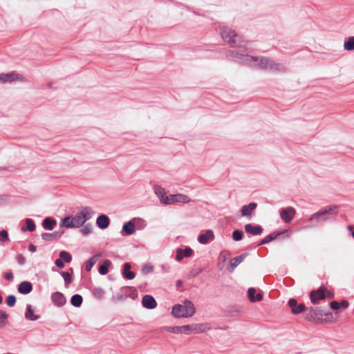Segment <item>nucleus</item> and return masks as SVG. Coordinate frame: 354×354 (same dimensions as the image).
<instances>
[{
	"instance_id": "nucleus-1",
	"label": "nucleus",
	"mask_w": 354,
	"mask_h": 354,
	"mask_svg": "<svg viewBox=\"0 0 354 354\" xmlns=\"http://www.w3.org/2000/svg\"><path fill=\"white\" fill-rule=\"evenodd\" d=\"M221 35L223 39L231 46L239 48V50H229L226 57L232 61L240 62L244 65L268 70L273 72H284L286 67L283 64L276 62L266 57H254L245 52L248 41L242 39L234 30L227 26L221 28Z\"/></svg>"
},
{
	"instance_id": "nucleus-2",
	"label": "nucleus",
	"mask_w": 354,
	"mask_h": 354,
	"mask_svg": "<svg viewBox=\"0 0 354 354\" xmlns=\"http://www.w3.org/2000/svg\"><path fill=\"white\" fill-rule=\"evenodd\" d=\"M94 212L90 207H84L80 212H78L74 216H66L60 221L61 227L77 228L83 226L84 223L91 219Z\"/></svg>"
},
{
	"instance_id": "nucleus-3",
	"label": "nucleus",
	"mask_w": 354,
	"mask_h": 354,
	"mask_svg": "<svg viewBox=\"0 0 354 354\" xmlns=\"http://www.w3.org/2000/svg\"><path fill=\"white\" fill-rule=\"evenodd\" d=\"M337 214V206L330 205L313 214L308 221L315 224H319L335 218Z\"/></svg>"
},
{
	"instance_id": "nucleus-4",
	"label": "nucleus",
	"mask_w": 354,
	"mask_h": 354,
	"mask_svg": "<svg viewBox=\"0 0 354 354\" xmlns=\"http://www.w3.org/2000/svg\"><path fill=\"white\" fill-rule=\"evenodd\" d=\"M196 313L194 304L189 300H185L183 304H176L173 306L171 314L176 318L191 317Z\"/></svg>"
},
{
	"instance_id": "nucleus-5",
	"label": "nucleus",
	"mask_w": 354,
	"mask_h": 354,
	"mask_svg": "<svg viewBox=\"0 0 354 354\" xmlns=\"http://www.w3.org/2000/svg\"><path fill=\"white\" fill-rule=\"evenodd\" d=\"M306 318L309 321H313L323 316L332 315L331 313H326L318 307H310L306 309Z\"/></svg>"
},
{
	"instance_id": "nucleus-6",
	"label": "nucleus",
	"mask_w": 354,
	"mask_h": 354,
	"mask_svg": "<svg viewBox=\"0 0 354 354\" xmlns=\"http://www.w3.org/2000/svg\"><path fill=\"white\" fill-rule=\"evenodd\" d=\"M180 333L183 334H190V333H199L204 332L207 327H205L203 324H192V325H185L180 326Z\"/></svg>"
},
{
	"instance_id": "nucleus-7",
	"label": "nucleus",
	"mask_w": 354,
	"mask_h": 354,
	"mask_svg": "<svg viewBox=\"0 0 354 354\" xmlns=\"http://www.w3.org/2000/svg\"><path fill=\"white\" fill-rule=\"evenodd\" d=\"M326 288L325 286H321L317 290H312L310 293V299L313 304H318L320 300L326 297L325 292Z\"/></svg>"
},
{
	"instance_id": "nucleus-8",
	"label": "nucleus",
	"mask_w": 354,
	"mask_h": 354,
	"mask_svg": "<svg viewBox=\"0 0 354 354\" xmlns=\"http://www.w3.org/2000/svg\"><path fill=\"white\" fill-rule=\"evenodd\" d=\"M166 205L178 203H188L190 202V198L187 195L183 194H170L168 196V198H166Z\"/></svg>"
},
{
	"instance_id": "nucleus-9",
	"label": "nucleus",
	"mask_w": 354,
	"mask_h": 354,
	"mask_svg": "<svg viewBox=\"0 0 354 354\" xmlns=\"http://www.w3.org/2000/svg\"><path fill=\"white\" fill-rule=\"evenodd\" d=\"M295 214L296 210L292 207L282 208L280 210V216L281 219L286 223H289L292 220Z\"/></svg>"
},
{
	"instance_id": "nucleus-10",
	"label": "nucleus",
	"mask_w": 354,
	"mask_h": 354,
	"mask_svg": "<svg viewBox=\"0 0 354 354\" xmlns=\"http://www.w3.org/2000/svg\"><path fill=\"white\" fill-rule=\"evenodd\" d=\"M214 234L212 230H206L198 236V241L203 245H206L214 239Z\"/></svg>"
},
{
	"instance_id": "nucleus-11",
	"label": "nucleus",
	"mask_w": 354,
	"mask_h": 354,
	"mask_svg": "<svg viewBox=\"0 0 354 354\" xmlns=\"http://www.w3.org/2000/svg\"><path fill=\"white\" fill-rule=\"evenodd\" d=\"M51 300L53 304L57 307H62L66 303V297L60 292H53L51 295Z\"/></svg>"
},
{
	"instance_id": "nucleus-12",
	"label": "nucleus",
	"mask_w": 354,
	"mask_h": 354,
	"mask_svg": "<svg viewBox=\"0 0 354 354\" xmlns=\"http://www.w3.org/2000/svg\"><path fill=\"white\" fill-rule=\"evenodd\" d=\"M20 80H21V76L14 72L0 74V82L2 83L12 82L13 81Z\"/></svg>"
},
{
	"instance_id": "nucleus-13",
	"label": "nucleus",
	"mask_w": 354,
	"mask_h": 354,
	"mask_svg": "<svg viewBox=\"0 0 354 354\" xmlns=\"http://www.w3.org/2000/svg\"><path fill=\"white\" fill-rule=\"evenodd\" d=\"M288 306L291 308V311L293 314H299L306 310L305 305L303 304H297V301L295 299H290L288 301Z\"/></svg>"
},
{
	"instance_id": "nucleus-14",
	"label": "nucleus",
	"mask_w": 354,
	"mask_h": 354,
	"mask_svg": "<svg viewBox=\"0 0 354 354\" xmlns=\"http://www.w3.org/2000/svg\"><path fill=\"white\" fill-rule=\"evenodd\" d=\"M247 255L248 254L246 253H244L234 258L231 259L230 261L229 266L227 268L228 271L232 272L236 268V266L245 259Z\"/></svg>"
},
{
	"instance_id": "nucleus-15",
	"label": "nucleus",
	"mask_w": 354,
	"mask_h": 354,
	"mask_svg": "<svg viewBox=\"0 0 354 354\" xmlns=\"http://www.w3.org/2000/svg\"><path fill=\"white\" fill-rule=\"evenodd\" d=\"M142 304L145 308L150 310L154 309L157 306L155 299L149 295H146L142 297Z\"/></svg>"
},
{
	"instance_id": "nucleus-16",
	"label": "nucleus",
	"mask_w": 354,
	"mask_h": 354,
	"mask_svg": "<svg viewBox=\"0 0 354 354\" xmlns=\"http://www.w3.org/2000/svg\"><path fill=\"white\" fill-rule=\"evenodd\" d=\"M245 230L248 234L254 236L260 235L263 232V228L261 225H253L251 223L245 225Z\"/></svg>"
},
{
	"instance_id": "nucleus-17",
	"label": "nucleus",
	"mask_w": 354,
	"mask_h": 354,
	"mask_svg": "<svg viewBox=\"0 0 354 354\" xmlns=\"http://www.w3.org/2000/svg\"><path fill=\"white\" fill-rule=\"evenodd\" d=\"M193 250L189 247H187L185 250L177 249L176 259L178 261H180L184 257H189L192 255Z\"/></svg>"
},
{
	"instance_id": "nucleus-18",
	"label": "nucleus",
	"mask_w": 354,
	"mask_h": 354,
	"mask_svg": "<svg viewBox=\"0 0 354 354\" xmlns=\"http://www.w3.org/2000/svg\"><path fill=\"white\" fill-rule=\"evenodd\" d=\"M257 203H250L247 205H243L241 209L242 216L251 217L252 216L253 211L257 208Z\"/></svg>"
},
{
	"instance_id": "nucleus-19",
	"label": "nucleus",
	"mask_w": 354,
	"mask_h": 354,
	"mask_svg": "<svg viewBox=\"0 0 354 354\" xmlns=\"http://www.w3.org/2000/svg\"><path fill=\"white\" fill-rule=\"evenodd\" d=\"M17 289L21 294L26 295L32 290V284L29 281H22L18 285Z\"/></svg>"
},
{
	"instance_id": "nucleus-20",
	"label": "nucleus",
	"mask_w": 354,
	"mask_h": 354,
	"mask_svg": "<svg viewBox=\"0 0 354 354\" xmlns=\"http://www.w3.org/2000/svg\"><path fill=\"white\" fill-rule=\"evenodd\" d=\"M109 223L110 220L106 215L102 214L97 218L96 224L97 227L102 230L107 228Z\"/></svg>"
},
{
	"instance_id": "nucleus-21",
	"label": "nucleus",
	"mask_w": 354,
	"mask_h": 354,
	"mask_svg": "<svg viewBox=\"0 0 354 354\" xmlns=\"http://www.w3.org/2000/svg\"><path fill=\"white\" fill-rule=\"evenodd\" d=\"M154 192L156 194V196L160 199V201L162 203L166 205V198H168V196H167L165 189L161 187L160 186L156 185L154 187Z\"/></svg>"
},
{
	"instance_id": "nucleus-22",
	"label": "nucleus",
	"mask_w": 354,
	"mask_h": 354,
	"mask_svg": "<svg viewBox=\"0 0 354 354\" xmlns=\"http://www.w3.org/2000/svg\"><path fill=\"white\" fill-rule=\"evenodd\" d=\"M122 232L126 235H131L136 232V226L132 221H129L124 223L122 226Z\"/></svg>"
},
{
	"instance_id": "nucleus-23",
	"label": "nucleus",
	"mask_w": 354,
	"mask_h": 354,
	"mask_svg": "<svg viewBox=\"0 0 354 354\" xmlns=\"http://www.w3.org/2000/svg\"><path fill=\"white\" fill-rule=\"evenodd\" d=\"M131 268V266L129 263H125L123 265L122 276L124 278L129 280L134 279L136 276L133 272L130 271Z\"/></svg>"
},
{
	"instance_id": "nucleus-24",
	"label": "nucleus",
	"mask_w": 354,
	"mask_h": 354,
	"mask_svg": "<svg viewBox=\"0 0 354 354\" xmlns=\"http://www.w3.org/2000/svg\"><path fill=\"white\" fill-rule=\"evenodd\" d=\"M25 317L28 320L35 321L37 320L40 317V316L34 315V310L32 309V306L28 304L26 306Z\"/></svg>"
},
{
	"instance_id": "nucleus-25",
	"label": "nucleus",
	"mask_w": 354,
	"mask_h": 354,
	"mask_svg": "<svg viewBox=\"0 0 354 354\" xmlns=\"http://www.w3.org/2000/svg\"><path fill=\"white\" fill-rule=\"evenodd\" d=\"M56 225V221L50 217L46 218L42 221V226L48 230H53Z\"/></svg>"
},
{
	"instance_id": "nucleus-26",
	"label": "nucleus",
	"mask_w": 354,
	"mask_h": 354,
	"mask_svg": "<svg viewBox=\"0 0 354 354\" xmlns=\"http://www.w3.org/2000/svg\"><path fill=\"white\" fill-rule=\"evenodd\" d=\"M256 290L254 288H250L248 289V297L250 301H259L263 299V296L261 294L259 293L255 295Z\"/></svg>"
},
{
	"instance_id": "nucleus-27",
	"label": "nucleus",
	"mask_w": 354,
	"mask_h": 354,
	"mask_svg": "<svg viewBox=\"0 0 354 354\" xmlns=\"http://www.w3.org/2000/svg\"><path fill=\"white\" fill-rule=\"evenodd\" d=\"M100 254H95L91 257L86 263H85V270L87 272H89L93 266L97 263L98 259L100 258Z\"/></svg>"
},
{
	"instance_id": "nucleus-28",
	"label": "nucleus",
	"mask_w": 354,
	"mask_h": 354,
	"mask_svg": "<svg viewBox=\"0 0 354 354\" xmlns=\"http://www.w3.org/2000/svg\"><path fill=\"white\" fill-rule=\"evenodd\" d=\"M61 236V234L59 232H55L53 233H43L41 234V238L44 241H53L57 239Z\"/></svg>"
},
{
	"instance_id": "nucleus-29",
	"label": "nucleus",
	"mask_w": 354,
	"mask_h": 354,
	"mask_svg": "<svg viewBox=\"0 0 354 354\" xmlns=\"http://www.w3.org/2000/svg\"><path fill=\"white\" fill-rule=\"evenodd\" d=\"M26 226H23L21 230L22 232L29 231L33 232L35 230V225L34 221L31 218L26 219Z\"/></svg>"
},
{
	"instance_id": "nucleus-30",
	"label": "nucleus",
	"mask_w": 354,
	"mask_h": 354,
	"mask_svg": "<svg viewBox=\"0 0 354 354\" xmlns=\"http://www.w3.org/2000/svg\"><path fill=\"white\" fill-rule=\"evenodd\" d=\"M83 301V298L80 295H74L71 299V304L75 307H80Z\"/></svg>"
},
{
	"instance_id": "nucleus-31",
	"label": "nucleus",
	"mask_w": 354,
	"mask_h": 354,
	"mask_svg": "<svg viewBox=\"0 0 354 354\" xmlns=\"http://www.w3.org/2000/svg\"><path fill=\"white\" fill-rule=\"evenodd\" d=\"M279 234H280L279 233H272V234L268 235L264 239H263L261 241H260L258 245H261L270 243V241L274 240Z\"/></svg>"
},
{
	"instance_id": "nucleus-32",
	"label": "nucleus",
	"mask_w": 354,
	"mask_h": 354,
	"mask_svg": "<svg viewBox=\"0 0 354 354\" xmlns=\"http://www.w3.org/2000/svg\"><path fill=\"white\" fill-rule=\"evenodd\" d=\"M344 48L348 51L354 50V36L348 37V40L344 42Z\"/></svg>"
},
{
	"instance_id": "nucleus-33",
	"label": "nucleus",
	"mask_w": 354,
	"mask_h": 354,
	"mask_svg": "<svg viewBox=\"0 0 354 354\" xmlns=\"http://www.w3.org/2000/svg\"><path fill=\"white\" fill-rule=\"evenodd\" d=\"M111 262L109 260H106L103 264H102L99 268V272L104 275L108 273V268L111 266Z\"/></svg>"
},
{
	"instance_id": "nucleus-34",
	"label": "nucleus",
	"mask_w": 354,
	"mask_h": 354,
	"mask_svg": "<svg viewBox=\"0 0 354 354\" xmlns=\"http://www.w3.org/2000/svg\"><path fill=\"white\" fill-rule=\"evenodd\" d=\"M92 295L95 298L100 299L104 297V291L102 288H94L92 290Z\"/></svg>"
},
{
	"instance_id": "nucleus-35",
	"label": "nucleus",
	"mask_w": 354,
	"mask_h": 354,
	"mask_svg": "<svg viewBox=\"0 0 354 354\" xmlns=\"http://www.w3.org/2000/svg\"><path fill=\"white\" fill-rule=\"evenodd\" d=\"M59 257L63 261L66 263H70L72 261V256L66 251H61L59 252Z\"/></svg>"
},
{
	"instance_id": "nucleus-36",
	"label": "nucleus",
	"mask_w": 354,
	"mask_h": 354,
	"mask_svg": "<svg viewBox=\"0 0 354 354\" xmlns=\"http://www.w3.org/2000/svg\"><path fill=\"white\" fill-rule=\"evenodd\" d=\"M162 331H167L169 333L180 334V326H165L162 329Z\"/></svg>"
},
{
	"instance_id": "nucleus-37",
	"label": "nucleus",
	"mask_w": 354,
	"mask_h": 354,
	"mask_svg": "<svg viewBox=\"0 0 354 354\" xmlns=\"http://www.w3.org/2000/svg\"><path fill=\"white\" fill-rule=\"evenodd\" d=\"M60 274L64 280L65 286H68L72 282L71 274L67 272H62Z\"/></svg>"
},
{
	"instance_id": "nucleus-38",
	"label": "nucleus",
	"mask_w": 354,
	"mask_h": 354,
	"mask_svg": "<svg viewBox=\"0 0 354 354\" xmlns=\"http://www.w3.org/2000/svg\"><path fill=\"white\" fill-rule=\"evenodd\" d=\"M8 318V315L6 312L0 310V327L6 326Z\"/></svg>"
},
{
	"instance_id": "nucleus-39",
	"label": "nucleus",
	"mask_w": 354,
	"mask_h": 354,
	"mask_svg": "<svg viewBox=\"0 0 354 354\" xmlns=\"http://www.w3.org/2000/svg\"><path fill=\"white\" fill-rule=\"evenodd\" d=\"M122 290L123 291L129 290V297L132 299H135L138 296L137 290L133 287H124Z\"/></svg>"
},
{
	"instance_id": "nucleus-40",
	"label": "nucleus",
	"mask_w": 354,
	"mask_h": 354,
	"mask_svg": "<svg viewBox=\"0 0 354 354\" xmlns=\"http://www.w3.org/2000/svg\"><path fill=\"white\" fill-rule=\"evenodd\" d=\"M243 232L241 230H234L232 233V238L235 241H239L242 239Z\"/></svg>"
},
{
	"instance_id": "nucleus-41",
	"label": "nucleus",
	"mask_w": 354,
	"mask_h": 354,
	"mask_svg": "<svg viewBox=\"0 0 354 354\" xmlns=\"http://www.w3.org/2000/svg\"><path fill=\"white\" fill-rule=\"evenodd\" d=\"M93 227L91 224H86L83 226V227L81 230V232L84 235H88L92 232Z\"/></svg>"
},
{
	"instance_id": "nucleus-42",
	"label": "nucleus",
	"mask_w": 354,
	"mask_h": 354,
	"mask_svg": "<svg viewBox=\"0 0 354 354\" xmlns=\"http://www.w3.org/2000/svg\"><path fill=\"white\" fill-rule=\"evenodd\" d=\"M6 304L8 306L12 307L16 304V297L13 295H10L7 297Z\"/></svg>"
},
{
	"instance_id": "nucleus-43",
	"label": "nucleus",
	"mask_w": 354,
	"mask_h": 354,
	"mask_svg": "<svg viewBox=\"0 0 354 354\" xmlns=\"http://www.w3.org/2000/svg\"><path fill=\"white\" fill-rule=\"evenodd\" d=\"M153 267L150 264H146L142 266L141 271L143 274H148L153 272Z\"/></svg>"
},
{
	"instance_id": "nucleus-44",
	"label": "nucleus",
	"mask_w": 354,
	"mask_h": 354,
	"mask_svg": "<svg viewBox=\"0 0 354 354\" xmlns=\"http://www.w3.org/2000/svg\"><path fill=\"white\" fill-rule=\"evenodd\" d=\"M9 240L8 234L6 230H2L0 232V242L4 243Z\"/></svg>"
},
{
	"instance_id": "nucleus-45",
	"label": "nucleus",
	"mask_w": 354,
	"mask_h": 354,
	"mask_svg": "<svg viewBox=\"0 0 354 354\" xmlns=\"http://www.w3.org/2000/svg\"><path fill=\"white\" fill-rule=\"evenodd\" d=\"M230 253L229 252L226 250H223L220 253L219 255V261H222L223 262H225L227 259L229 257Z\"/></svg>"
},
{
	"instance_id": "nucleus-46",
	"label": "nucleus",
	"mask_w": 354,
	"mask_h": 354,
	"mask_svg": "<svg viewBox=\"0 0 354 354\" xmlns=\"http://www.w3.org/2000/svg\"><path fill=\"white\" fill-rule=\"evenodd\" d=\"M330 306L331 308L334 310H338L339 308H340V304L338 301H333L330 302Z\"/></svg>"
},
{
	"instance_id": "nucleus-47",
	"label": "nucleus",
	"mask_w": 354,
	"mask_h": 354,
	"mask_svg": "<svg viewBox=\"0 0 354 354\" xmlns=\"http://www.w3.org/2000/svg\"><path fill=\"white\" fill-rule=\"evenodd\" d=\"M55 263L59 268H63L64 267V263L61 259H56Z\"/></svg>"
},
{
	"instance_id": "nucleus-48",
	"label": "nucleus",
	"mask_w": 354,
	"mask_h": 354,
	"mask_svg": "<svg viewBox=\"0 0 354 354\" xmlns=\"http://www.w3.org/2000/svg\"><path fill=\"white\" fill-rule=\"evenodd\" d=\"M5 279L8 281H12L14 279V276L12 272H8L4 275Z\"/></svg>"
},
{
	"instance_id": "nucleus-49",
	"label": "nucleus",
	"mask_w": 354,
	"mask_h": 354,
	"mask_svg": "<svg viewBox=\"0 0 354 354\" xmlns=\"http://www.w3.org/2000/svg\"><path fill=\"white\" fill-rule=\"evenodd\" d=\"M17 261L20 265H24L25 263V258L22 254H19L17 257Z\"/></svg>"
},
{
	"instance_id": "nucleus-50",
	"label": "nucleus",
	"mask_w": 354,
	"mask_h": 354,
	"mask_svg": "<svg viewBox=\"0 0 354 354\" xmlns=\"http://www.w3.org/2000/svg\"><path fill=\"white\" fill-rule=\"evenodd\" d=\"M340 304V308H346L348 307V301H345V300H342L341 302H339Z\"/></svg>"
},
{
	"instance_id": "nucleus-51",
	"label": "nucleus",
	"mask_w": 354,
	"mask_h": 354,
	"mask_svg": "<svg viewBox=\"0 0 354 354\" xmlns=\"http://www.w3.org/2000/svg\"><path fill=\"white\" fill-rule=\"evenodd\" d=\"M36 246H35L34 245H30L29 246V250L31 252H35L36 251Z\"/></svg>"
},
{
	"instance_id": "nucleus-52",
	"label": "nucleus",
	"mask_w": 354,
	"mask_h": 354,
	"mask_svg": "<svg viewBox=\"0 0 354 354\" xmlns=\"http://www.w3.org/2000/svg\"><path fill=\"white\" fill-rule=\"evenodd\" d=\"M326 296L328 298L331 299V298H333L334 297V293L333 292H331V291H328Z\"/></svg>"
},
{
	"instance_id": "nucleus-53",
	"label": "nucleus",
	"mask_w": 354,
	"mask_h": 354,
	"mask_svg": "<svg viewBox=\"0 0 354 354\" xmlns=\"http://www.w3.org/2000/svg\"><path fill=\"white\" fill-rule=\"evenodd\" d=\"M181 283H182L181 281L178 280V281H177V286H180L181 285Z\"/></svg>"
},
{
	"instance_id": "nucleus-54",
	"label": "nucleus",
	"mask_w": 354,
	"mask_h": 354,
	"mask_svg": "<svg viewBox=\"0 0 354 354\" xmlns=\"http://www.w3.org/2000/svg\"><path fill=\"white\" fill-rule=\"evenodd\" d=\"M162 269L164 270L165 272H167L168 270H166V268L165 266H161Z\"/></svg>"
},
{
	"instance_id": "nucleus-55",
	"label": "nucleus",
	"mask_w": 354,
	"mask_h": 354,
	"mask_svg": "<svg viewBox=\"0 0 354 354\" xmlns=\"http://www.w3.org/2000/svg\"><path fill=\"white\" fill-rule=\"evenodd\" d=\"M353 226H351V225H348V229L349 230H353Z\"/></svg>"
},
{
	"instance_id": "nucleus-56",
	"label": "nucleus",
	"mask_w": 354,
	"mask_h": 354,
	"mask_svg": "<svg viewBox=\"0 0 354 354\" xmlns=\"http://www.w3.org/2000/svg\"><path fill=\"white\" fill-rule=\"evenodd\" d=\"M122 299H123V296L122 295H121L120 297H118V300H122Z\"/></svg>"
},
{
	"instance_id": "nucleus-57",
	"label": "nucleus",
	"mask_w": 354,
	"mask_h": 354,
	"mask_svg": "<svg viewBox=\"0 0 354 354\" xmlns=\"http://www.w3.org/2000/svg\"><path fill=\"white\" fill-rule=\"evenodd\" d=\"M352 236L354 238V231L352 232Z\"/></svg>"
}]
</instances>
